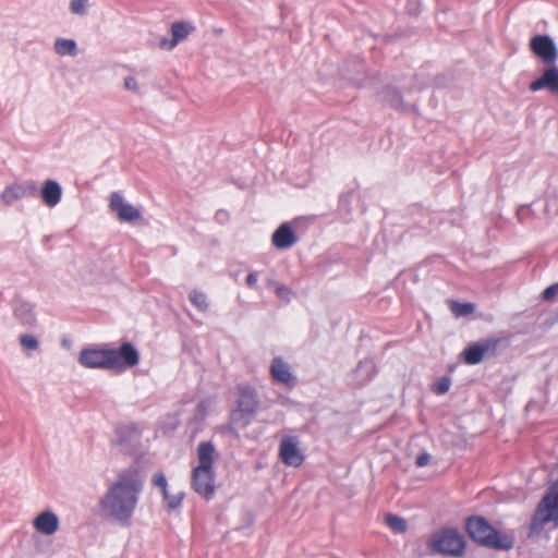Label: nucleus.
Wrapping results in <instances>:
<instances>
[{"mask_svg":"<svg viewBox=\"0 0 558 558\" xmlns=\"http://www.w3.org/2000/svg\"><path fill=\"white\" fill-rule=\"evenodd\" d=\"M144 482V476L137 468L122 470L98 502L100 515L129 526L137 508Z\"/></svg>","mask_w":558,"mask_h":558,"instance_id":"1","label":"nucleus"},{"mask_svg":"<svg viewBox=\"0 0 558 558\" xmlns=\"http://www.w3.org/2000/svg\"><path fill=\"white\" fill-rule=\"evenodd\" d=\"M78 362L88 368H125L138 363V353L129 343H123L119 350L113 349H83Z\"/></svg>","mask_w":558,"mask_h":558,"instance_id":"2","label":"nucleus"},{"mask_svg":"<svg viewBox=\"0 0 558 558\" xmlns=\"http://www.w3.org/2000/svg\"><path fill=\"white\" fill-rule=\"evenodd\" d=\"M214 454L215 448L210 442H201L197 446L198 465L192 472L193 489L206 499H210L215 493Z\"/></svg>","mask_w":558,"mask_h":558,"instance_id":"3","label":"nucleus"},{"mask_svg":"<svg viewBox=\"0 0 558 558\" xmlns=\"http://www.w3.org/2000/svg\"><path fill=\"white\" fill-rule=\"evenodd\" d=\"M466 531L474 542L486 547L509 549L512 546L509 538L501 536L482 517L470 518L466 521Z\"/></svg>","mask_w":558,"mask_h":558,"instance_id":"4","label":"nucleus"},{"mask_svg":"<svg viewBox=\"0 0 558 558\" xmlns=\"http://www.w3.org/2000/svg\"><path fill=\"white\" fill-rule=\"evenodd\" d=\"M427 545L433 553L452 557L462 556L465 548L463 537L454 529H442L433 533Z\"/></svg>","mask_w":558,"mask_h":558,"instance_id":"5","label":"nucleus"},{"mask_svg":"<svg viewBox=\"0 0 558 558\" xmlns=\"http://www.w3.org/2000/svg\"><path fill=\"white\" fill-rule=\"evenodd\" d=\"M549 522L558 525V481L548 488L538 504L531 523V530L538 533Z\"/></svg>","mask_w":558,"mask_h":558,"instance_id":"6","label":"nucleus"},{"mask_svg":"<svg viewBox=\"0 0 558 558\" xmlns=\"http://www.w3.org/2000/svg\"><path fill=\"white\" fill-rule=\"evenodd\" d=\"M258 405L255 391L248 386L239 387L238 407L231 413V424L244 428L248 425Z\"/></svg>","mask_w":558,"mask_h":558,"instance_id":"7","label":"nucleus"},{"mask_svg":"<svg viewBox=\"0 0 558 558\" xmlns=\"http://www.w3.org/2000/svg\"><path fill=\"white\" fill-rule=\"evenodd\" d=\"M500 340L497 338H487L471 343L462 352L463 361L469 365L481 363L485 357L495 356Z\"/></svg>","mask_w":558,"mask_h":558,"instance_id":"8","label":"nucleus"},{"mask_svg":"<svg viewBox=\"0 0 558 558\" xmlns=\"http://www.w3.org/2000/svg\"><path fill=\"white\" fill-rule=\"evenodd\" d=\"M530 48L546 64H554L558 58L556 45L549 36H534L530 41Z\"/></svg>","mask_w":558,"mask_h":558,"instance_id":"9","label":"nucleus"},{"mask_svg":"<svg viewBox=\"0 0 558 558\" xmlns=\"http://www.w3.org/2000/svg\"><path fill=\"white\" fill-rule=\"evenodd\" d=\"M300 441L295 436H283L279 446V456L282 462L290 466H300L304 461V456L299 448Z\"/></svg>","mask_w":558,"mask_h":558,"instance_id":"10","label":"nucleus"},{"mask_svg":"<svg viewBox=\"0 0 558 558\" xmlns=\"http://www.w3.org/2000/svg\"><path fill=\"white\" fill-rule=\"evenodd\" d=\"M36 192L37 186L35 182L14 183L3 190L1 201L5 206H11L23 197L35 196Z\"/></svg>","mask_w":558,"mask_h":558,"instance_id":"11","label":"nucleus"},{"mask_svg":"<svg viewBox=\"0 0 558 558\" xmlns=\"http://www.w3.org/2000/svg\"><path fill=\"white\" fill-rule=\"evenodd\" d=\"M109 206L121 221L134 222L142 216L140 209L129 203H125L123 197L117 192L111 194Z\"/></svg>","mask_w":558,"mask_h":558,"instance_id":"12","label":"nucleus"},{"mask_svg":"<svg viewBox=\"0 0 558 558\" xmlns=\"http://www.w3.org/2000/svg\"><path fill=\"white\" fill-rule=\"evenodd\" d=\"M193 31L194 26L187 22H174L171 25L172 38L170 40L161 39L160 47L171 50L180 40L185 39Z\"/></svg>","mask_w":558,"mask_h":558,"instance_id":"13","label":"nucleus"},{"mask_svg":"<svg viewBox=\"0 0 558 558\" xmlns=\"http://www.w3.org/2000/svg\"><path fill=\"white\" fill-rule=\"evenodd\" d=\"M542 88H547L554 94H558V68L553 65L545 70L543 75L536 81L532 82L530 89L536 92Z\"/></svg>","mask_w":558,"mask_h":558,"instance_id":"14","label":"nucleus"},{"mask_svg":"<svg viewBox=\"0 0 558 558\" xmlns=\"http://www.w3.org/2000/svg\"><path fill=\"white\" fill-rule=\"evenodd\" d=\"M33 525L40 534L52 535L59 529V519L53 512L44 511L34 519Z\"/></svg>","mask_w":558,"mask_h":558,"instance_id":"15","label":"nucleus"},{"mask_svg":"<svg viewBox=\"0 0 558 558\" xmlns=\"http://www.w3.org/2000/svg\"><path fill=\"white\" fill-rule=\"evenodd\" d=\"M14 317L25 328H33L37 323L34 306L26 301L16 302L14 305Z\"/></svg>","mask_w":558,"mask_h":558,"instance_id":"16","label":"nucleus"},{"mask_svg":"<svg viewBox=\"0 0 558 558\" xmlns=\"http://www.w3.org/2000/svg\"><path fill=\"white\" fill-rule=\"evenodd\" d=\"M296 242V235L289 223H282L272 234V244L280 250L288 248Z\"/></svg>","mask_w":558,"mask_h":558,"instance_id":"17","label":"nucleus"},{"mask_svg":"<svg viewBox=\"0 0 558 558\" xmlns=\"http://www.w3.org/2000/svg\"><path fill=\"white\" fill-rule=\"evenodd\" d=\"M62 189L54 180H47L40 191V196L48 207H54L61 199Z\"/></svg>","mask_w":558,"mask_h":558,"instance_id":"18","label":"nucleus"},{"mask_svg":"<svg viewBox=\"0 0 558 558\" xmlns=\"http://www.w3.org/2000/svg\"><path fill=\"white\" fill-rule=\"evenodd\" d=\"M270 373L272 378L278 383L290 385L293 381V376L288 364L284 363L280 357L272 360Z\"/></svg>","mask_w":558,"mask_h":558,"instance_id":"19","label":"nucleus"},{"mask_svg":"<svg viewBox=\"0 0 558 558\" xmlns=\"http://www.w3.org/2000/svg\"><path fill=\"white\" fill-rule=\"evenodd\" d=\"M375 373V364L372 360H365L359 363L357 367L354 371L355 376L357 377L359 385H364L367 383Z\"/></svg>","mask_w":558,"mask_h":558,"instance_id":"20","label":"nucleus"},{"mask_svg":"<svg viewBox=\"0 0 558 558\" xmlns=\"http://www.w3.org/2000/svg\"><path fill=\"white\" fill-rule=\"evenodd\" d=\"M53 49L59 56H71L77 54L76 43L73 39L57 38L53 45Z\"/></svg>","mask_w":558,"mask_h":558,"instance_id":"21","label":"nucleus"},{"mask_svg":"<svg viewBox=\"0 0 558 558\" xmlns=\"http://www.w3.org/2000/svg\"><path fill=\"white\" fill-rule=\"evenodd\" d=\"M449 307L456 317H462L472 314L475 306L472 303H460L458 301H449Z\"/></svg>","mask_w":558,"mask_h":558,"instance_id":"22","label":"nucleus"},{"mask_svg":"<svg viewBox=\"0 0 558 558\" xmlns=\"http://www.w3.org/2000/svg\"><path fill=\"white\" fill-rule=\"evenodd\" d=\"M383 99L391 107L405 110L399 92L395 88L388 87L383 93Z\"/></svg>","mask_w":558,"mask_h":558,"instance_id":"23","label":"nucleus"},{"mask_svg":"<svg viewBox=\"0 0 558 558\" xmlns=\"http://www.w3.org/2000/svg\"><path fill=\"white\" fill-rule=\"evenodd\" d=\"M386 523L391 530L398 533H402L407 530V521L393 514L386 515Z\"/></svg>","mask_w":558,"mask_h":558,"instance_id":"24","label":"nucleus"},{"mask_svg":"<svg viewBox=\"0 0 558 558\" xmlns=\"http://www.w3.org/2000/svg\"><path fill=\"white\" fill-rule=\"evenodd\" d=\"M189 299L199 311H207L208 302L206 295L203 292L194 290L190 293Z\"/></svg>","mask_w":558,"mask_h":558,"instance_id":"25","label":"nucleus"},{"mask_svg":"<svg viewBox=\"0 0 558 558\" xmlns=\"http://www.w3.org/2000/svg\"><path fill=\"white\" fill-rule=\"evenodd\" d=\"M88 0H71L70 10L73 14L85 15L87 12Z\"/></svg>","mask_w":558,"mask_h":558,"instance_id":"26","label":"nucleus"},{"mask_svg":"<svg viewBox=\"0 0 558 558\" xmlns=\"http://www.w3.org/2000/svg\"><path fill=\"white\" fill-rule=\"evenodd\" d=\"M20 343L22 347L28 350H36L39 345L37 339L29 333L22 335L20 337Z\"/></svg>","mask_w":558,"mask_h":558,"instance_id":"27","label":"nucleus"},{"mask_svg":"<svg viewBox=\"0 0 558 558\" xmlns=\"http://www.w3.org/2000/svg\"><path fill=\"white\" fill-rule=\"evenodd\" d=\"M123 85H124L125 89H128V90H130V92H132L134 94H140L141 93L140 83L136 80V77H134L132 75L124 77Z\"/></svg>","mask_w":558,"mask_h":558,"instance_id":"28","label":"nucleus"},{"mask_svg":"<svg viewBox=\"0 0 558 558\" xmlns=\"http://www.w3.org/2000/svg\"><path fill=\"white\" fill-rule=\"evenodd\" d=\"M153 484L160 488L163 497H167V478L162 473H156L153 476Z\"/></svg>","mask_w":558,"mask_h":558,"instance_id":"29","label":"nucleus"},{"mask_svg":"<svg viewBox=\"0 0 558 558\" xmlns=\"http://www.w3.org/2000/svg\"><path fill=\"white\" fill-rule=\"evenodd\" d=\"M163 499L167 501L168 508L173 510L181 505L183 494L179 493L177 495H170L169 492L167 490V497H163Z\"/></svg>","mask_w":558,"mask_h":558,"instance_id":"30","label":"nucleus"},{"mask_svg":"<svg viewBox=\"0 0 558 558\" xmlns=\"http://www.w3.org/2000/svg\"><path fill=\"white\" fill-rule=\"evenodd\" d=\"M449 387H450V379L447 377H442L440 380H438L435 384L433 390L437 395H444L449 390Z\"/></svg>","mask_w":558,"mask_h":558,"instance_id":"31","label":"nucleus"},{"mask_svg":"<svg viewBox=\"0 0 558 558\" xmlns=\"http://www.w3.org/2000/svg\"><path fill=\"white\" fill-rule=\"evenodd\" d=\"M558 293V283H554L546 288L543 292V300L550 301Z\"/></svg>","mask_w":558,"mask_h":558,"instance_id":"32","label":"nucleus"},{"mask_svg":"<svg viewBox=\"0 0 558 558\" xmlns=\"http://www.w3.org/2000/svg\"><path fill=\"white\" fill-rule=\"evenodd\" d=\"M429 460H430V456L428 453L424 452L417 457L415 464L418 468H423L429 463Z\"/></svg>","mask_w":558,"mask_h":558,"instance_id":"33","label":"nucleus"},{"mask_svg":"<svg viewBox=\"0 0 558 558\" xmlns=\"http://www.w3.org/2000/svg\"><path fill=\"white\" fill-rule=\"evenodd\" d=\"M276 293L279 298L281 299H286L287 301L289 300V296H290V290L286 287H278L276 289Z\"/></svg>","mask_w":558,"mask_h":558,"instance_id":"34","label":"nucleus"},{"mask_svg":"<svg viewBox=\"0 0 558 558\" xmlns=\"http://www.w3.org/2000/svg\"><path fill=\"white\" fill-rule=\"evenodd\" d=\"M257 283V275L255 272H251L246 277V284L251 288L255 287Z\"/></svg>","mask_w":558,"mask_h":558,"instance_id":"35","label":"nucleus"},{"mask_svg":"<svg viewBox=\"0 0 558 558\" xmlns=\"http://www.w3.org/2000/svg\"><path fill=\"white\" fill-rule=\"evenodd\" d=\"M117 444H119L120 446H122V445H123V440H122V439H118V440H117Z\"/></svg>","mask_w":558,"mask_h":558,"instance_id":"36","label":"nucleus"}]
</instances>
